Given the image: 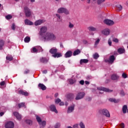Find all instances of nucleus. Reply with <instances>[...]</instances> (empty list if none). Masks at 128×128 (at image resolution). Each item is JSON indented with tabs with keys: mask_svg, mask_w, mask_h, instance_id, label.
<instances>
[{
	"mask_svg": "<svg viewBox=\"0 0 128 128\" xmlns=\"http://www.w3.org/2000/svg\"><path fill=\"white\" fill-rule=\"evenodd\" d=\"M47 31L48 28L46 26H42L40 28V34L42 40L44 42H54L56 40V34L52 32H46Z\"/></svg>",
	"mask_w": 128,
	"mask_h": 128,
	"instance_id": "obj_1",
	"label": "nucleus"
},
{
	"mask_svg": "<svg viewBox=\"0 0 128 128\" xmlns=\"http://www.w3.org/2000/svg\"><path fill=\"white\" fill-rule=\"evenodd\" d=\"M98 112L100 114L105 116H106V118H110V112L106 109H100L98 111Z\"/></svg>",
	"mask_w": 128,
	"mask_h": 128,
	"instance_id": "obj_2",
	"label": "nucleus"
},
{
	"mask_svg": "<svg viewBox=\"0 0 128 128\" xmlns=\"http://www.w3.org/2000/svg\"><path fill=\"white\" fill-rule=\"evenodd\" d=\"M42 52V48L40 46H36L32 48L31 50V52L36 54V52Z\"/></svg>",
	"mask_w": 128,
	"mask_h": 128,
	"instance_id": "obj_3",
	"label": "nucleus"
},
{
	"mask_svg": "<svg viewBox=\"0 0 128 128\" xmlns=\"http://www.w3.org/2000/svg\"><path fill=\"white\" fill-rule=\"evenodd\" d=\"M58 14H68L70 12L66 8H60L58 10Z\"/></svg>",
	"mask_w": 128,
	"mask_h": 128,
	"instance_id": "obj_4",
	"label": "nucleus"
},
{
	"mask_svg": "<svg viewBox=\"0 0 128 128\" xmlns=\"http://www.w3.org/2000/svg\"><path fill=\"white\" fill-rule=\"evenodd\" d=\"M36 120L40 126H46V122L44 120L42 121V119L40 116H36Z\"/></svg>",
	"mask_w": 128,
	"mask_h": 128,
	"instance_id": "obj_5",
	"label": "nucleus"
},
{
	"mask_svg": "<svg viewBox=\"0 0 128 128\" xmlns=\"http://www.w3.org/2000/svg\"><path fill=\"white\" fill-rule=\"evenodd\" d=\"M24 10L26 16L27 18H30V16H32V12H30V10L28 7H25L24 8Z\"/></svg>",
	"mask_w": 128,
	"mask_h": 128,
	"instance_id": "obj_6",
	"label": "nucleus"
},
{
	"mask_svg": "<svg viewBox=\"0 0 128 128\" xmlns=\"http://www.w3.org/2000/svg\"><path fill=\"white\" fill-rule=\"evenodd\" d=\"M104 24L107 26H114V22L110 20L106 19L104 21Z\"/></svg>",
	"mask_w": 128,
	"mask_h": 128,
	"instance_id": "obj_7",
	"label": "nucleus"
},
{
	"mask_svg": "<svg viewBox=\"0 0 128 128\" xmlns=\"http://www.w3.org/2000/svg\"><path fill=\"white\" fill-rule=\"evenodd\" d=\"M98 90L100 92H112V90L104 87H99L98 88Z\"/></svg>",
	"mask_w": 128,
	"mask_h": 128,
	"instance_id": "obj_8",
	"label": "nucleus"
},
{
	"mask_svg": "<svg viewBox=\"0 0 128 128\" xmlns=\"http://www.w3.org/2000/svg\"><path fill=\"white\" fill-rule=\"evenodd\" d=\"M6 128H14V124L12 122H8L5 125Z\"/></svg>",
	"mask_w": 128,
	"mask_h": 128,
	"instance_id": "obj_9",
	"label": "nucleus"
},
{
	"mask_svg": "<svg viewBox=\"0 0 128 128\" xmlns=\"http://www.w3.org/2000/svg\"><path fill=\"white\" fill-rule=\"evenodd\" d=\"M84 96H86V94L84 92L78 93L76 98V100H82V98H84Z\"/></svg>",
	"mask_w": 128,
	"mask_h": 128,
	"instance_id": "obj_10",
	"label": "nucleus"
},
{
	"mask_svg": "<svg viewBox=\"0 0 128 128\" xmlns=\"http://www.w3.org/2000/svg\"><path fill=\"white\" fill-rule=\"evenodd\" d=\"M102 34H104V36H110V30L108 28H105L102 31Z\"/></svg>",
	"mask_w": 128,
	"mask_h": 128,
	"instance_id": "obj_11",
	"label": "nucleus"
},
{
	"mask_svg": "<svg viewBox=\"0 0 128 128\" xmlns=\"http://www.w3.org/2000/svg\"><path fill=\"white\" fill-rule=\"evenodd\" d=\"M19 94H22V96H28L29 94L28 92L24 90H20L18 91Z\"/></svg>",
	"mask_w": 128,
	"mask_h": 128,
	"instance_id": "obj_12",
	"label": "nucleus"
},
{
	"mask_svg": "<svg viewBox=\"0 0 128 128\" xmlns=\"http://www.w3.org/2000/svg\"><path fill=\"white\" fill-rule=\"evenodd\" d=\"M14 116L18 120H22V115L20 114L18 112H14Z\"/></svg>",
	"mask_w": 128,
	"mask_h": 128,
	"instance_id": "obj_13",
	"label": "nucleus"
},
{
	"mask_svg": "<svg viewBox=\"0 0 128 128\" xmlns=\"http://www.w3.org/2000/svg\"><path fill=\"white\" fill-rule=\"evenodd\" d=\"M50 108L52 112H54L56 114H58V110H56V108L54 105H51L50 106Z\"/></svg>",
	"mask_w": 128,
	"mask_h": 128,
	"instance_id": "obj_14",
	"label": "nucleus"
},
{
	"mask_svg": "<svg viewBox=\"0 0 128 128\" xmlns=\"http://www.w3.org/2000/svg\"><path fill=\"white\" fill-rule=\"evenodd\" d=\"M118 78H120V76L116 74H113L111 76V80H118Z\"/></svg>",
	"mask_w": 128,
	"mask_h": 128,
	"instance_id": "obj_15",
	"label": "nucleus"
},
{
	"mask_svg": "<svg viewBox=\"0 0 128 128\" xmlns=\"http://www.w3.org/2000/svg\"><path fill=\"white\" fill-rule=\"evenodd\" d=\"M50 52L52 54H54L58 52V49L56 48H52L50 50Z\"/></svg>",
	"mask_w": 128,
	"mask_h": 128,
	"instance_id": "obj_16",
	"label": "nucleus"
},
{
	"mask_svg": "<svg viewBox=\"0 0 128 128\" xmlns=\"http://www.w3.org/2000/svg\"><path fill=\"white\" fill-rule=\"evenodd\" d=\"M72 56V51H68L64 54L65 58H70Z\"/></svg>",
	"mask_w": 128,
	"mask_h": 128,
	"instance_id": "obj_17",
	"label": "nucleus"
},
{
	"mask_svg": "<svg viewBox=\"0 0 128 128\" xmlns=\"http://www.w3.org/2000/svg\"><path fill=\"white\" fill-rule=\"evenodd\" d=\"M48 62V58H40V62L42 64H46Z\"/></svg>",
	"mask_w": 128,
	"mask_h": 128,
	"instance_id": "obj_18",
	"label": "nucleus"
},
{
	"mask_svg": "<svg viewBox=\"0 0 128 128\" xmlns=\"http://www.w3.org/2000/svg\"><path fill=\"white\" fill-rule=\"evenodd\" d=\"M38 86L40 90H46V87L42 84H39Z\"/></svg>",
	"mask_w": 128,
	"mask_h": 128,
	"instance_id": "obj_19",
	"label": "nucleus"
},
{
	"mask_svg": "<svg viewBox=\"0 0 128 128\" xmlns=\"http://www.w3.org/2000/svg\"><path fill=\"white\" fill-rule=\"evenodd\" d=\"M24 24H26L27 26H32V24H34V23H32V22H30L28 19L25 20Z\"/></svg>",
	"mask_w": 128,
	"mask_h": 128,
	"instance_id": "obj_20",
	"label": "nucleus"
},
{
	"mask_svg": "<svg viewBox=\"0 0 128 128\" xmlns=\"http://www.w3.org/2000/svg\"><path fill=\"white\" fill-rule=\"evenodd\" d=\"M44 20H38L36 21L34 23L35 26H40V24H44Z\"/></svg>",
	"mask_w": 128,
	"mask_h": 128,
	"instance_id": "obj_21",
	"label": "nucleus"
},
{
	"mask_svg": "<svg viewBox=\"0 0 128 128\" xmlns=\"http://www.w3.org/2000/svg\"><path fill=\"white\" fill-rule=\"evenodd\" d=\"M114 56H111L110 57L109 60H108V62H109L110 64H112V62H114Z\"/></svg>",
	"mask_w": 128,
	"mask_h": 128,
	"instance_id": "obj_22",
	"label": "nucleus"
},
{
	"mask_svg": "<svg viewBox=\"0 0 128 128\" xmlns=\"http://www.w3.org/2000/svg\"><path fill=\"white\" fill-rule=\"evenodd\" d=\"M74 110V106H71L68 108V112L70 114V112H72V111Z\"/></svg>",
	"mask_w": 128,
	"mask_h": 128,
	"instance_id": "obj_23",
	"label": "nucleus"
},
{
	"mask_svg": "<svg viewBox=\"0 0 128 128\" xmlns=\"http://www.w3.org/2000/svg\"><path fill=\"white\" fill-rule=\"evenodd\" d=\"M53 58H60L62 56V54L60 52H56L52 55Z\"/></svg>",
	"mask_w": 128,
	"mask_h": 128,
	"instance_id": "obj_24",
	"label": "nucleus"
},
{
	"mask_svg": "<svg viewBox=\"0 0 128 128\" xmlns=\"http://www.w3.org/2000/svg\"><path fill=\"white\" fill-rule=\"evenodd\" d=\"M88 59H82L80 60V64H88Z\"/></svg>",
	"mask_w": 128,
	"mask_h": 128,
	"instance_id": "obj_25",
	"label": "nucleus"
},
{
	"mask_svg": "<svg viewBox=\"0 0 128 128\" xmlns=\"http://www.w3.org/2000/svg\"><path fill=\"white\" fill-rule=\"evenodd\" d=\"M6 60H10V62L12 60H14V58L12 55L8 54L6 57Z\"/></svg>",
	"mask_w": 128,
	"mask_h": 128,
	"instance_id": "obj_26",
	"label": "nucleus"
},
{
	"mask_svg": "<svg viewBox=\"0 0 128 128\" xmlns=\"http://www.w3.org/2000/svg\"><path fill=\"white\" fill-rule=\"evenodd\" d=\"M56 16L57 18L58 22H62V18L60 17V15L59 14H56Z\"/></svg>",
	"mask_w": 128,
	"mask_h": 128,
	"instance_id": "obj_27",
	"label": "nucleus"
},
{
	"mask_svg": "<svg viewBox=\"0 0 128 128\" xmlns=\"http://www.w3.org/2000/svg\"><path fill=\"white\" fill-rule=\"evenodd\" d=\"M67 98H68V100H72L74 98V95L72 94H70L67 95Z\"/></svg>",
	"mask_w": 128,
	"mask_h": 128,
	"instance_id": "obj_28",
	"label": "nucleus"
},
{
	"mask_svg": "<svg viewBox=\"0 0 128 128\" xmlns=\"http://www.w3.org/2000/svg\"><path fill=\"white\" fill-rule=\"evenodd\" d=\"M88 30H90V32H96V28L94 26H90L88 28Z\"/></svg>",
	"mask_w": 128,
	"mask_h": 128,
	"instance_id": "obj_29",
	"label": "nucleus"
},
{
	"mask_svg": "<svg viewBox=\"0 0 128 128\" xmlns=\"http://www.w3.org/2000/svg\"><path fill=\"white\" fill-rule=\"evenodd\" d=\"M6 86V82L4 81L0 83V88H4Z\"/></svg>",
	"mask_w": 128,
	"mask_h": 128,
	"instance_id": "obj_30",
	"label": "nucleus"
},
{
	"mask_svg": "<svg viewBox=\"0 0 128 128\" xmlns=\"http://www.w3.org/2000/svg\"><path fill=\"white\" fill-rule=\"evenodd\" d=\"M24 106L25 107V108H26V103L22 102V103H20V104H18L19 108H24Z\"/></svg>",
	"mask_w": 128,
	"mask_h": 128,
	"instance_id": "obj_31",
	"label": "nucleus"
},
{
	"mask_svg": "<svg viewBox=\"0 0 128 128\" xmlns=\"http://www.w3.org/2000/svg\"><path fill=\"white\" fill-rule=\"evenodd\" d=\"M109 100L110 102H115V103H117V102H120V100H116L114 98H110L109 99Z\"/></svg>",
	"mask_w": 128,
	"mask_h": 128,
	"instance_id": "obj_32",
	"label": "nucleus"
},
{
	"mask_svg": "<svg viewBox=\"0 0 128 128\" xmlns=\"http://www.w3.org/2000/svg\"><path fill=\"white\" fill-rule=\"evenodd\" d=\"M126 110H128V106L124 105L122 108V112L124 114H126Z\"/></svg>",
	"mask_w": 128,
	"mask_h": 128,
	"instance_id": "obj_33",
	"label": "nucleus"
},
{
	"mask_svg": "<svg viewBox=\"0 0 128 128\" xmlns=\"http://www.w3.org/2000/svg\"><path fill=\"white\" fill-rule=\"evenodd\" d=\"M80 54V51L78 50H77L74 52L73 56H78V54Z\"/></svg>",
	"mask_w": 128,
	"mask_h": 128,
	"instance_id": "obj_34",
	"label": "nucleus"
},
{
	"mask_svg": "<svg viewBox=\"0 0 128 128\" xmlns=\"http://www.w3.org/2000/svg\"><path fill=\"white\" fill-rule=\"evenodd\" d=\"M116 10H118V12H120V10H122V6L120 4H118L116 6Z\"/></svg>",
	"mask_w": 128,
	"mask_h": 128,
	"instance_id": "obj_35",
	"label": "nucleus"
},
{
	"mask_svg": "<svg viewBox=\"0 0 128 128\" xmlns=\"http://www.w3.org/2000/svg\"><path fill=\"white\" fill-rule=\"evenodd\" d=\"M68 80L70 84H74V82H76V80H72V79H69Z\"/></svg>",
	"mask_w": 128,
	"mask_h": 128,
	"instance_id": "obj_36",
	"label": "nucleus"
},
{
	"mask_svg": "<svg viewBox=\"0 0 128 128\" xmlns=\"http://www.w3.org/2000/svg\"><path fill=\"white\" fill-rule=\"evenodd\" d=\"M30 38L29 36H26L24 39V41L25 42H30Z\"/></svg>",
	"mask_w": 128,
	"mask_h": 128,
	"instance_id": "obj_37",
	"label": "nucleus"
},
{
	"mask_svg": "<svg viewBox=\"0 0 128 128\" xmlns=\"http://www.w3.org/2000/svg\"><path fill=\"white\" fill-rule=\"evenodd\" d=\"M118 52L120 54L124 53V49L122 48L118 49Z\"/></svg>",
	"mask_w": 128,
	"mask_h": 128,
	"instance_id": "obj_38",
	"label": "nucleus"
},
{
	"mask_svg": "<svg viewBox=\"0 0 128 128\" xmlns=\"http://www.w3.org/2000/svg\"><path fill=\"white\" fill-rule=\"evenodd\" d=\"M99 56H98V53H96V54H94V55H93V58L95 60H97V58H99Z\"/></svg>",
	"mask_w": 128,
	"mask_h": 128,
	"instance_id": "obj_39",
	"label": "nucleus"
},
{
	"mask_svg": "<svg viewBox=\"0 0 128 128\" xmlns=\"http://www.w3.org/2000/svg\"><path fill=\"white\" fill-rule=\"evenodd\" d=\"M26 122L28 124H30V126H32V121L31 120H26Z\"/></svg>",
	"mask_w": 128,
	"mask_h": 128,
	"instance_id": "obj_40",
	"label": "nucleus"
},
{
	"mask_svg": "<svg viewBox=\"0 0 128 128\" xmlns=\"http://www.w3.org/2000/svg\"><path fill=\"white\" fill-rule=\"evenodd\" d=\"M112 42H114L118 43V42L119 40L118 38H112Z\"/></svg>",
	"mask_w": 128,
	"mask_h": 128,
	"instance_id": "obj_41",
	"label": "nucleus"
},
{
	"mask_svg": "<svg viewBox=\"0 0 128 128\" xmlns=\"http://www.w3.org/2000/svg\"><path fill=\"white\" fill-rule=\"evenodd\" d=\"M2 46H4V41L0 40V50H2Z\"/></svg>",
	"mask_w": 128,
	"mask_h": 128,
	"instance_id": "obj_42",
	"label": "nucleus"
},
{
	"mask_svg": "<svg viewBox=\"0 0 128 128\" xmlns=\"http://www.w3.org/2000/svg\"><path fill=\"white\" fill-rule=\"evenodd\" d=\"M106 0H98L97 2L98 4H102V2H104Z\"/></svg>",
	"mask_w": 128,
	"mask_h": 128,
	"instance_id": "obj_43",
	"label": "nucleus"
},
{
	"mask_svg": "<svg viewBox=\"0 0 128 128\" xmlns=\"http://www.w3.org/2000/svg\"><path fill=\"white\" fill-rule=\"evenodd\" d=\"M80 128H85L84 124L82 122H80Z\"/></svg>",
	"mask_w": 128,
	"mask_h": 128,
	"instance_id": "obj_44",
	"label": "nucleus"
},
{
	"mask_svg": "<svg viewBox=\"0 0 128 128\" xmlns=\"http://www.w3.org/2000/svg\"><path fill=\"white\" fill-rule=\"evenodd\" d=\"M12 18V16L11 15H8L6 16V20H10V18Z\"/></svg>",
	"mask_w": 128,
	"mask_h": 128,
	"instance_id": "obj_45",
	"label": "nucleus"
},
{
	"mask_svg": "<svg viewBox=\"0 0 128 128\" xmlns=\"http://www.w3.org/2000/svg\"><path fill=\"white\" fill-rule=\"evenodd\" d=\"M119 128H124V124L121 123L118 126Z\"/></svg>",
	"mask_w": 128,
	"mask_h": 128,
	"instance_id": "obj_46",
	"label": "nucleus"
},
{
	"mask_svg": "<svg viewBox=\"0 0 128 128\" xmlns=\"http://www.w3.org/2000/svg\"><path fill=\"white\" fill-rule=\"evenodd\" d=\"M74 24H72L70 22L69 23L68 27L70 28H74Z\"/></svg>",
	"mask_w": 128,
	"mask_h": 128,
	"instance_id": "obj_47",
	"label": "nucleus"
},
{
	"mask_svg": "<svg viewBox=\"0 0 128 128\" xmlns=\"http://www.w3.org/2000/svg\"><path fill=\"white\" fill-rule=\"evenodd\" d=\"M122 78H128V75H126V74L123 73L122 74Z\"/></svg>",
	"mask_w": 128,
	"mask_h": 128,
	"instance_id": "obj_48",
	"label": "nucleus"
},
{
	"mask_svg": "<svg viewBox=\"0 0 128 128\" xmlns=\"http://www.w3.org/2000/svg\"><path fill=\"white\" fill-rule=\"evenodd\" d=\"M56 104H58L59 102H60V99L58 98L55 100Z\"/></svg>",
	"mask_w": 128,
	"mask_h": 128,
	"instance_id": "obj_49",
	"label": "nucleus"
},
{
	"mask_svg": "<svg viewBox=\"0 0 128 128\" xmlns=\"http://www.w3.org/2000/svg\"><path fill=\"white\" fill-rule=\"evenodd\" d=\"M100 39H97V40L95 42V46H98V43L100 42Z\"/></svg>",
	"mask_w": 128,
	"mask_h": 128,
	"instance_id": "obj_50",
	"label": "nucleus"
},
{
	"mask_svg": "<svg viewBox=\"0 0 128 128\" xmlns=\"http://www.w3.org/2000/svg\"><path fill=\"white\" fill-rule=\"evenodd\" d=\"M12 29L14 30H16V24H13L12 26Z\"/></svg>",
	"mask_w": 128,
	"mask_h": 128,
	"instance_id": "obj_51",
	"label": "nucleus"
},
{
	"mask_svg": "<svg viewBox=\"0 0 128 128\" xmlns=\"http://www.w3.org/2000/svg\"><path fill=\"white\" fill-rule=\"evenodd\" d=\"M108 44H109L110 46H112V40H110V38L108 40Z\"/></svg>",
	"mask_w": 128,
	"mask_h": 128,
	"instance_id": "obj_52",
	"label": "nucleus"
},
{
	"mask_svg": "<svg viewBox=\"0 0 128 128\" xmlns=\"http://www.w3.org/2000/svg\"><path fill=\"white\" fill-rule=\"evenodd\" d=\"M29 72H30V70H26L24 72V74H28Z\"/></svg>",
	"mask_w": 128,
	"mask_h": 128,
	"instance_id": "obj_53",
	"label": "nucleus"
},
{
	"mask_svg": "<svg viewBox=\"0 0 128 128\" xmlns=\"http://www.w3.org/2000/svg\"><path fill=\"white\" fill-rule=\"evenodd\" d=\"M120 94L121 95V96H124V91L123 90H122L120 92Z\"/></svg>",
	"mask_w": 128,
	"mask_h": 128,
	"instance_id": "obj_54",
	"label": "nucleus"
},
{
	"mask_svg": "<svg viewBox=\"0 0 128 128\" xmlns=\"http://www.w3.org/2000/svg\"><path fill=\"white\" fill-rule=\"evenodd\" d=\"M84 84V81L82 80H81L80 82V84Z\"/></svg>",
	"mask_w": 128,
	"mask_h": 128,
	"instance_id": "obj_55",
	"label": "nucleus"
},
{
	"mask_svg": "<svg viewBox=\"0 0 128 128\" xmlns=\"http://www.w3.org/2000/svg\"><path fill=\"white\" fill-rule=\"evenodd\" d=\"M78 124H75L73 126L74 128H78Z\"/></svg>",
	"mask_w": 128,
	"mask_h": 128,
	"instance_id": "obj_56",
	"label": "nucleus"
},
{
	"mask_svg": "<svg viewBox=\"0 0 128 128\" xmlns=\"http://www.w3.org/2000/svg\"><path fill=\"white\" fill-rule=\"evenodd\" d=\"M55 128H60V124H56L55 126H54Z\"/></svg>",
	"mask_w": 128,
	"mask_h": 128,
	"instance_id": "obj_57",
	"label": "nucleus"
},
{
	"mask_svg": "<svg viewBox=\"0 0 128 128\" xmlns=\"http://www.w3.org/2000/svg\"><path fill=\"white\" fill-rule=\"evenodd\" d=\"M64 102H61L60 104V106H64Z\"/></svg>",
	"mask_w": 128,
	"mask_h": 128,
	"instance_id": "obj_58",
	"label": "nucleus"
},
{
	"mask_svg": "<svg viewBox=\"0 0 128 128\" xmlns=\"http://www.w3.org/2000/svg\"><path fill=\"white\" fill-rule=\"evenodd\" d=\"M48 72V71L46 70H44L42 71L43 74H46Z\"/></svg>",
	"mask_w": 128,
	"mask_h": 128,
	"instance_id": "obj_59",
	"label": "nucleus"
},
{
	"mask_svg": "<svg viewBox=\"0 0 128 128\" xmlns=\"http://www.w3.org/2000/svg\"><path fill=\"white\" fill-rule=\"evenodd\" d=\"M4 112H1L0 113V116H4Z\"/></svg>",
	"mask_w": 128,
	"mask_h": 128,
	"instance_id": "obj_60",
	"label": "nucleus"
},
{
	"mask_svg": "<svg viewBox=\"0 0 128 128\" xmlns=\"http://www.w3.org/2000/svg\"><path fill=\"white\" fill-rule=\"evenodd\" d=\"M58 93H56L55 94H54V96L55 98H58Z\"/></svg>",
	"mask_w": 128,
	"mask_h": 128,
	"instance_id": "obj_61",
	"label": "nucleus"
},
{
	"mask_svg": "<svg viewBox=\"0 0 128 128\" xmlns=\"http://www.w3.org/2000/svg\"><path fill=\"white\" fill-rule=\"evenodd\" d=\"M85 84H90V82H88V81H86Z\"/></svg>",
	"mask_w": 128,
	"mask_h": 128,
	"instance_id": "obj_62",
	"label": "nucleus"
},
{
	"mask_svg": "<svg viewBox=\"0 0 128 128\" xmlns=\"http://www.w3.org/2000/svg\"><path fill=\"white\" fill-rule=\"evenodd\" d=\"M87 2L90 4V0H87Z\"/></svg>",
	"mask_w": 128,
	"mask_h": 128,
	"instance_id": "obj_63",
	"label": "nucleus"
},
{
	"mask_svg": "<svg viewBox=\"0 0 128 128\" xmlns=\"http://www.w3.org/2000/svg\"><path fill=\"white\" fill-rule=\"evenodd\" d=\"M62 70H64V66H62Z\"/></svg>",
	"mask_w": 128,
	"mask_h": 128,
	"instance_id": "obj_64",
	"label": "nucleus"
}]
</instances>
